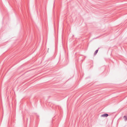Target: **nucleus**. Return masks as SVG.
Instances as JSON below:
<instances>
[{
    "label": "nucleus",
    "mask_w": 127,
    "mask_h": 127,
    "mask_svg": "<svg viewBox=\"0 0 127 127\" xmlns=\"http://www.w3.org/2000/svg\"><path fill=\"white\" fill-rule=\"evenodd\" d=\"M108 116V114L107 113H105L104 114H103L101 115V117H107Z\"/></svg>",
    "instance_id": "nucleus-1"
},
{
    "label": "nucleus",
    "mask_w": 127,
    "mask_h": 127,
    "mask_svg": "<svg viewBox=\"0 0 127 127\" xmlns=\"http://www.w3.org/2000/svg\"><path fill=\"white\" fill-rule=\"evenodd\" d=\"M123 118H124V120L125 121H126L127 120V116H125L123 117Z\"/></svg>",
    "instance_id": "nucleus-2"
},
{
    "label": "nucleus",
    "mask_w": 127,
    "mask_h": 127,
    "mask_svg": "<svg viewBox=\"0 0 127 127\" xmlns=\"http://www.w3.org/2000/svg\"><path fill=\"white\" fill-rule=\"evenodd\" d=\"M99 48H98L99 49ZM98 49L96 50L95 51V53H94V55H96V54L98 52Z\"/></svg>",
    "instance_id": "nucleus-3"
}]
</instances>
